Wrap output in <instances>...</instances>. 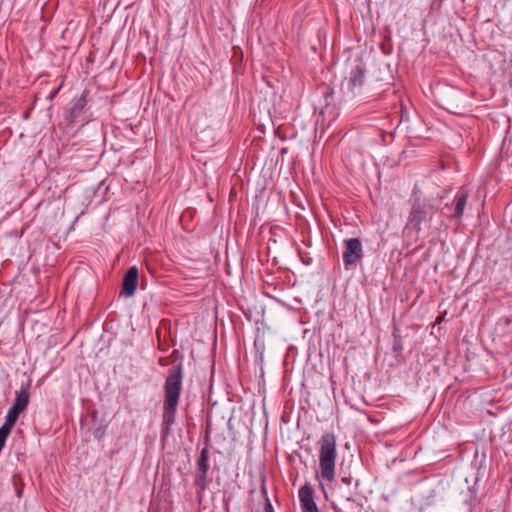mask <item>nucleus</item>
I'll list each match as a JSON object with an SVG mask.
<instances>
[{
    "mask_svg": "<svg viewBox=\"0 0 512 512\" xmlns=\"http://www.w3.org/2000/svg\"><path fill=\"white\" fill-rule=\"evenodd\" d=\"M319 467L321 478L332 482L336 474L337 438L333 432H325L319 441Z\"/></svg>",
    "mask_w": 512,
    "mask_h": 512,
    "instance_id": "obj_2",
    "label": "nucleus"
},
{
    "mask_svg": "<svg viewBox=\"0 0 512 512\" xmlns=\"http://www.w3.org/2000/svg\"><path fill=\"white\" fill-rule=\"evenodd\" d=\"M137 283H138V268L136 266H132L127 270V272L123 278V283H122L123 293L128 297L134 295L136 288H137Z\"/></svg>",
    "mask_w": 512,
    "mask_h": 512,
    "instance_id": "obj_9",
    "label": "nucleus"
},
{
    "mask_svg": "<svg viewBox=\"0 0 512 512\" xmlns=\"http://www.w3.org/2000/svg\"><path fill=\"white\" fill-rule=\"evenodd\" d=\"M10 432L11 431L6 430V428L0 427V452L4 448L5 443H6V439L9 436Z\"/></svg>",
    "mask_w": 512,
    "mask_h": 512,
    "instance_id": "obj_13",
    "label": "nucleus"
},
{
    "mask_svg": "<svg viewBox=\"0 0 512 512\" xmlns=\"http://www.w3.org/2000/svg\"><path fill=\"white\" fill-rule=\"evenodd\" d=\"M469 195L470 190L466 186H461L457 190L452 202L453 213L451 215H447L449 218L460 220L463 217Z\"/></svg>",
    "mask_w": 512,
    "mask_h": 512,
    "instance_id": "obj_6",
    "label": "nucleus"
},
{
    "mask_svg": "<svg viewBox=\"0 0 512 512\" xmlns=\"http://www.w3.org/2000/svg\"><path fill=\"white\" fill-rule=\"evenodd\" d=\"M366 67L361 60H357L351 68L349 76L341 84L344 94L355 96L360 93L366 82Z\"/></svg>",
    "mask_w": 512,
    "mask_h": 512,
    "instance_id": "obj_4",
    "label": "nucleus"
},
{
    "mask_svg": "<svg viewBox=\"0 0 512 512\" xmlns=\"http://www.w3.org/2000/svg\"><path fill=\"white\" fill-rule=\"evenodd\" d=\"M183 381V369L181 364L172 366L167 371L164 383V403L162 414V435L168 436L171 426L175 422L177 406L179 403Z\"/></svg>",
    "mask_w": 512,
    "mask_h": 512,
    "instance_id": "obj_1",
    "label": "nucleus"
},
{
    "mask_svg": "<svg viewBox=\"0 0 512 512\" xmlns=\"http://www.w3.org/2000/svg\"><path fill=\"white\" fill-rule=\"evenodd\" d=\"M345 250L343 252V263L346 269L356 265L361 261L363 254V247L358 238H349L344 240Z\"/></svg>",
    "mask_w": 512,
    "mask_h": 512,
    "instance_id": "obj_5",
    "label": "nucleus"
},
{
    "mask_svg": "<svg viewBox=\"0 0 512 512\" xmlns=\"http://www.w3.org/2000/svg\"><path fill=\"white\" fill-rule=\"evenodd\" d=\"M22 412L14 409L13 407H10L7 414H6V417H5V422L4 424L1 426L2 428H6V430H9L11 431L12 428L14 427V425L16 424L18 418H19V415L21 414Z\"/></svg>",
    "mask_w": 512,
    "mask_h": 512,
    "instance_id": "obj_12",
    "label": "nucleus"
},
{
    "mask_svg": "<svg viewBox=\"0 0 512 512\" xmlns=\"http://www.w3.org/2000/svg\"><path fill=\"white\" fill-rule=\"evenodd\" d=\"M261 492H262V494L264 495L265 500L267 501L268 494H267V489H266V486H265V484H264V483H263V485H262V487H261Z\"/></svg>",
    "mask_w": 512,
    "mask_h": 512,
    "instance_id": "obj_15",
    "label": "nucleus"
},
{
    "mask_svg": "<svg viewBox=\"0 0 512 512\" xmlns=\"http://www.w3.org/2000/svg\"><path fill=\"white\" fill-rule=\"evenodd\" d=\"M437 207L433 199L416 198L411 205L406 229L411 227L416 232L422 230V224L430 223Z\"/></svg>",
    "mask_w": 512,
    "mask_h": 512,
    "instance_id": "obj_3",
    "label": "nucleus"
},
{
    "mask_svg": "<svg viewBox=\"0 0 512 512\" xmlns=\"http://www.w3.org/2000/svg\"><path fill=\"white\" fill-rule=\"evenodd\" d=\"M264 511L265 512H274V509L272 507V504H271L269 498H267V501L265 502Z\"/></svg>",
    "mask_w": 512,
    "mask_h": 512,
    "instance_id": "obj_14",
    "label": "nucleus"
},
{
    "mask_svg": "<svg viewBox=\"0 0 512 512\" xmlns=\"http://www.w3.org/2000/svg\"><path fill=\"white\" fill-rule=\"evenodd\" d=\"M87 95L88 92L85 90L81 94V96L75 100L71 109H70V120L74 121L84 110L87 104Z\"/></svg>",
    "mask_w": 512,
    "mask_h": 512,
    "instance_id": "obj_11",
    "label": "nucleus"
},
{
    "mask_svg": "<svg viewBox=\"0 0 512 512\" xmlns=\"http://www.w3.org/2000/svg\"><path fill=\"white\" fill-rule=\"evenodd\" d=\"M29 387L30 383H27L26 386H22L20 390L16 392V397L11 407L20 412H24L26 410L29 404Z\"/></svg>",
    "mask_w": 512,
    "mask_h": 512,
    "instance_id": "obj_10",
    "label": "nucleus"
},
{
    "mask_svg": "<svg viewBox=\"0 0 512 512\" xmlns=\"http://www.w3.org/2000/svg\"><path fill=\"white\" fill-rule=\"evenodd\" d=\"M209 452L207 448L202 449L200 456L197 460V474L195 478V485L199 492L205 490V480L209 470Z\"/></svg>",
    "mask_w": 512,
    "mask_h": 512,
    "instance_id": "obj_7",
    "label": "nucleus"
},
{
    "mask_svg": "<svg viewBox=\"0 0 512 512\" xmlns=\"http://www.w3.org/2000/svg\"><path fill=\"white\" fill-rule=\"evenodd\" d=\"M298 496L303 512H319L314 501L313 489L309 485L302 486L299 490Z\"/></svg>",
    "mask_w": 512,
    "mask_h": 512,
    "instance_id": "obj_8",
    "label": "nucleus"
}]
</instances>
